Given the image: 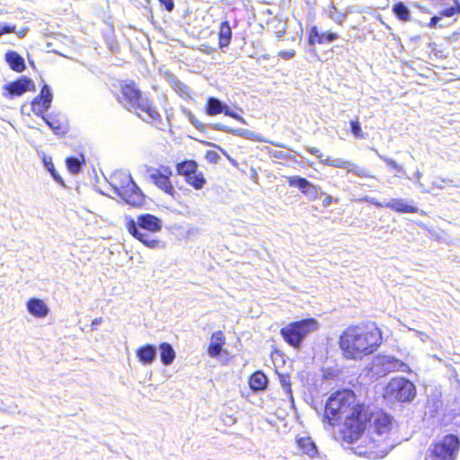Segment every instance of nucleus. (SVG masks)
I'll list each match as a JSON object with an SVG mask.
<instances>
[{"label":"nucleus","mask_w":460,"mask_h":460,"mask_svg":"<svg viewBox=\"0 0 460 460\" xmlns=\"http://www.w3.org/2000/svg\"><path fill=\"white\" fill-rule=\"evenodd\" d=\"M367 413L351 390H341L333 393L325 403L323 422L334 427L341 424V438L352 444L358 441L366 429Z\"/></svg>","instance_id":"f257e3e1"},{"label":"nucleus","mask_w":460,"mask_h":460,"mask_svg":"<svg viewBox=\"0 0 460 460\" xmlns=\"http://www.w3.org/2000/svg\"><path fill=\"white\" fill-rule=\"evenodd\" d=\"M382 335L373 323L349 326L340 336L339 345L344 358L362 359L380 346Z\"/></svg>","instance_id":"f03ea898"},{"label":"nucleus","mask_w":460,"mask_h":460,"mask_svg":"<svg viewBox=\"0 0 460 460\" xmlns=\"http://www.w3.org/2000/svg\"><path fill=\"white\" fill-rule=\"evenodd\" d=\"M369 428L367 431L368 443L363 448L358 446L355 453L373 458H383L394 447L390 440V432L393 427V418L384 411L372 413L367 419Z\"/></svg>","instance_id":"7ed1b4c3"},{"label":"nucleus","mask_w":460,"mask_h":460,"mask_svg":"<svg viewBox=\"0 0 460 460\" xmlns=\"http://www.w3.org/2000/svg\"><path fill=\"white\" fill-rule=\"evenodd\" d=\"M119 102L128 111H134L147 122L161 121V116L151 102L145 97L134 84H126L121 88Z\"/></svg>","instance_id":"20e7f679"},{"label":"nucleus","mask_w":460,"mask_h":460,"mask_svg":"<svg viewBox=\"0 0 460 460\" xmlns=\"http://www.w3.org/2000/svg\"><path fill=\"white\" fill-rule=\"evenodd\" d=\"M319 327L316 320L313 318L304 319L288 323L281 328L280 334L290 346L299 348L304 339Z\"/></svg>","instance_id":"39448f33"},{"label":"nucleus","mask_w":460,"mask_h":460,"mask_svg":"<svg viewBox=\"0 0 460 460\" xmlns=\"http://www.w3.org/2000/svg\"><path fill=\"white\" fill-rule=\"evenodd\" d=\"M460 441L455 435H447L429 449L426 460H456Z\"/></svg>","instance_id":"423d86ee"},{"label":"nucleus","mask_w":460,"mask_h":460,"mask_svg":"<svg viewBox=\"0 0 460 460\" xmlns=\"http://www.w3.org/2000/svg\"><path fill=\"white\" fill-rule=\"evenodd\" d=\"M386 395L398 402H411L416 396V387L404 377L392 379L386 385Z\"/></svg>","instance_id":"0eeeda50"},{"label":"nucleus","mask_w":460,"mask_h":460,"mask_svg":"<svg viewBox=\"0 0 460 460\" xmlns=\"http://www.w3.org/2000/svg\"><path fill=\"white\" fill-rule=\"evenodd\" d=\"M149 181L164 193L174 197L177 193L170 177L172 175V169L168 166L159 168L149 167L146 171Z\"/></svg>","instance_id":"6e6552de"},{"label":"nucleus","mask_w":460,"mask_h":460,"mask_svg":"<svg viewBox=\"0 0 460 460\" xmlns=\"http://www.w3.org/2000/svg\"><path fill=\"white\" fill-rule=\"evenodd\" d=\"M373 369L376 374L385 376L386 374L394 371L406 372L408 366L394 357L382 355L376 357L373 361Z\"/></svg>","instance_id":"1a4fd4ad"},{"label":"nucleus","mask_w":460,"mask_h":460,"mask_svg":"<svg viewBox=\"0 0 460 460\" xmlns=\"http://www.w3.org/2000/svg\"><path fill=\"white\" fill-rule=\"evenodd\" d=\"M323 164L335 168L345 169L349 173H352L359 178H374L367 168L342 158H332L331 156H327L323 161Z\"/></svg>","instance_id":"9d476101"},{"label":"nucleus","mask_w":460,"mask_h":460,"mask_svg":"<svg viewBox=\"0 0 460 460\" xmlns=\"http://www.w3.org/2000/svg\"><path fill=\"white\" fill-rule=\"evenodd\" d=\"M287 181L290 187H296L311 201L319 199L320 188L314 185L307 179L294 175L287 177Z\"/></svg>","instance_id":"9b49d317"},{"label":"nucleus","mask_w":460,"mask_h":460,"mask_svg":"<svg viewBox=\"0 0 460 460\" xmlns=\"http://www.w3.org/2000/svg\"><path fill=\"white\" fill-rule=\"evenodd\" d=\"M52 102V93L48 84H44L40 93L31 102V110L37 116L46 117L45 112L50 108Z\"/></svg>","instance_id":"f8f14e48"},{"label":"nucleus","mask_w":460,"mask_h":460,"mask_svg":"<svg viewBox=\"0 0 460 460\" xmlns=\"http://www.w3.org/2000/svg\"><path fill=\"white\" fill-rule=\"evenodd\" d=\"M31 88H34V83L28 77H22L14 82L8 83L4 85V96L13 97L20 96L29 91Z\"/></svg>","instance_id":"ddd939ff"},{"label":"nucleus","mask_w":460,"mask_h":460,"mask_svg":"<svg viewBox=\"0 0 460 460\" xmlns=\"http://www.w3.org/2000/svg\"><path fill=\"white\" fill-rule=\"evenodd\" d=\"M111 185L117 195L121 193L126 186L134 188V181L129 172L126 171H116L111 175Z\"/></svg>","instance_id":"4468645a"},{"label":"nucleus","mask_w":460,"mask_h":460,"mask_svg":"<svg viewBox=\"0 0 460 460\" xmlns=\"http://www.w3.org/2000/svg\"><path fill=\"white\" fill-rule=\"evenodd\" d=\"M128 232L137 239H138L146 247L155 249L159 246V241L153 238L149 234L142 232L134 220L128 224Z\"/></svg>","instance_id":"2eb2a0df"},{"label":"nucleus","mask_w":460,"mask_h":460,"mask_svg":"<svg viewBox=\"0 0 460 460\" xmlns=\"http://www.w3.org/2000/svg\"><path fill=\"white\" fill-rule=\"evenodd\" d=\"M118 196L121 198L127 204L133 207L139 206L143 203L144 195L138 186L134 182V188L126 186L124 190Z\"/></svg>","instance_id":"dca6fc26"},{"label":"nucleus","mask_w":460,"mask_h":460,"mask_svg":"<svg viewBox=\"0 0 460 460\" xmlns=\"http://www.w3.org/2000/svg\"><path fill=\"white\" fill-rule=\"evenodd\" d=\"M137 227L149 232H159L162 229V220L151 214H143L137 217Z\"/></svg>","instance_id":"f3484780"},{"label":"nucleus","mask_w":460,"mask_h":460,"mask_svg":"<svg viewBox=\"0 0 460 460\" xmlns=\"http://www.w3.org/2000/svg\"><path fill=\"white\" fill-rule=\"evenodd\" d=\"M339 38V35L334 32H322L320 33L317 27L314 26L309 31L308 41L310 45L325 44L334 41Z\"/></svg>","instance_id":"a211bd4d"},{"label":"nucleus","mask_w":460,"mask_h":460,"mask_svg":"<svg viewBox=\"0 0 460 460\" xmlns=\"http://www.w3.org/2000/svg\"><path fill=\"white\" fill-rule=\"evenodd\" d=\"M164 76L171 87L183 99L190 98V90L189 86L181 82L176 75L171 72H165Z\"/></svg>","instance_id":"6ab92c4d"},{"label":"nucleus","mask_w":460,"mask_h":460,"mask_svg":"<svg viewBox=\"0 0 460 460\" xmlns=\"http://www.w3.org/2000/svg\"><path fill=\"white\" fill-rule=\"evenodd\" d=\"M27 309L31 314L38 318L46 317L49 309L46 303L39 298H31L27 302Z\"/></svg>","instance_id":"aec40b11"},{"label":"nucleus","mask_w":460,"mask_h":460,"mask_svg":"<svg viewBox=\"0 0 460 460\" xmlns=\"http://www.w3.org/2000/svg\"><path fill=\"white\" fill-rule=\"evenodd\" d=\"M137 357L143 365H151L157 356L155 346L146 344L137 349Z\"/></svg>","instance_id":"412c9836"},{"label":"nucleus","mask_w":460,"mask_h":460,"mask_svg":"<svg viewBox=\"0 0 460 460\" xmlns=\"http://www.w3.org/2000/svg\"><path fill=\"white\" fill-rule=\"evenodd\" d=\"M385 208L399 213H417L419 208L406 202L403 199H392L385 202Z\"/></svg>","instance_id":"4be33fe9"},{"label":"nucleus","mask_w":460,"mask_h":460,"mask_svg":"<svg viewBox=\"0 0 460 460\" xmlns=\"http://www.w3.org/2000/svg\"><path fill=\"white\" fill-rule=\"evenodd\" d=\"M213 129L220 130L226 133H231L234 136L238 137H243L247 139H258L257 135L255 132L245 129V128H230L229 127L221 124V123H216L212 125L211 127Z\"/></svg>","instance_id":"5701e85b"},{"label":"nucleus","mask_w":460,"mask_h":460,"mask_svg":"<svg viewBox=\"0 0 460 460\" xmlns=\"http://www.w3.org/2000/svg\"><path fill=\"white\" fill-rule=\"evenodd\" d=\"M5 61L11 69L15 72H22L25 69L23 58L13 50H9L5 53Z\"/></svg>","instance_id":"b1692460"},{"label":"nucleus","mask_w":460,"mask_h":460,"mask_svg":"<svg viewBox=\"0 0 460 460\" xmlns=\"http://www.w3.org/2000/svg\"><path fill=\"white\" fill-rule=\"evenodd\" d=\"M297 446L303 454L307 455L309 457H314L317 455V448L314 442L309 437H302L296 439Z\"/></svg>","instance_id":"393cba45"},{"label":"nucleus","mask_w":460,"mask_h":460,"mask_svg":"<svg viewBox=\"0 0 460 460\" xmlns=\"http://www.w3.org/2000/svg\"><path fill=\"white\" fill-rule=\"evenodd\" d=\"M45 123L52 129L56 135H64L66 133V125L58 118L49 114L42 119Z\"/></svg>","instance_id":"a878e982"},{"label":"nucleus","mask_w":460,"mask_h":460,"mask_svg":"<svg viewBox=\"0 0 460 460\" xmlns=\"http://www.w3.org/2000/svg\"><path fill=\"white\" fill-rule=\"evenodd\" d=\"M160 358L164 365H171L175 358V351L170 343L163 342L159 346Z\"/></svg>","instance_id":"bb28decb"},{"label":"nucleus","mask_w":460,"mask_h":460,"mask_svg":"<svg viewBox=\"0 0 460 460\" xmlns=\"http://www.w3.org/2000/svg\"><path fill=\"white\" fill-rule=\"evenodd\" d=\"M219 47L221 49L229 46L232 40V29L229 24V22L225 21L221 23L219 32Z\"/></svg>","instance_id":"cd10ccee"},{"label":"nucleus","mask_w":460,"mask_h":460,"mask_svg":"<svg viewBox=\"0 0 460 460\" xmlns=\"http://www.w3.org/2000/svg\"><path fill=\"white\" fill-rule=\"evenodd\" d=\"M226 106V104L223 103L217 98L209 97L207 102L206 111L209 116H215L220 113H224Z\"/></svg>","instance_id":"c85d7f7f"},{"label":"nucleus","mask_w":460,"mask_h":460,"mask_svg":"<svg viewBox=\"0 0 460 460\" xmlns=\"http://www.w3.org/2000/svg\"><path fill=\"white\" fill-rule=\"evenodd\" d=\"M249 384L252 391H262L267 387L268 378L262 372L257 371L251 376Z\"/></svg>","instance_id":"c756f323"},{"label":"nucleus","mask_w":460,"mask_h":460,"mask_svg":"<svg viewBox=\"0 0 460 460\" xmlns=\"http://www.w3.org/2000/svg\"><path fill=\"white\" fill-rule=\"evenodd\" d=\"M177 172L185 178L198 172V164L193 160L179 163L176 166Z\"/></svg>","instance_id":"7c9ffc66"},{"label":"nucleus","mask_w":460,"mask_h":460,"mask_svg":"<svg viewBox=\"0 0 460 460\" xmlns=\"http://www.w3.org/2000/svg\"><path fill=\"white\" fill-rule=\"evenodd\" d=\"M393 12L401 21L409 22L411 20L410 9L402 2L396 3L393 6Z\"/></svg>","instance_id":"2f4dec72"},{"label":"nucleus","mask_w":460,"mask_h":460,"mask_svg":"<svg viewBox=\"0 0 460 460\" xmlns=\"http://www.w3.org/2000/svg\"><path fill=\"white\" fill-rule=\"evenodd\" d=\"M185 181L195 190H201L207 181L203 173L199 171L190 176H187V178H185Z\"/></svg>","instance_id":"473e14b6"},{"label":"nucleus","mask_w":460,"mask_h":460,"mask_svg":"<svg viewBox=\"0 0 460 460\" xmlns=\"http://www.w3.org/2000/svg\"><path fill=\"white\" fill-rule=\"evenodd\" d=\"M85 163L84 156L80 155V157H68L66 160V164L69 172L76 174L81 171L82 164Z\"/></svg>","instance_id":"72a5a7b5"},{"label":"nucleus","mask_w":460,"mask_h":460,"mask_svg":"<svg viewBox=\"0 0 460 460\" xmlns=\"http://www.w3.org/2000/svg\"><path fill=\"white\" fill-rule=\"evenodd\" d=\"M43 164H44L45 168H46V169L50 172V174H51V176L53 177V179H54L57 182H58V183H60V184L64 185L63 179H62V178H61V176L57 172V171H56V169H55V167H54V164H53V163H52V159H51V157H49V156H46V155H45V156L43 157Z\"/></svg>","instance_id":"f704fd0d"},{"label":"nucleus","mask_w":460,"mask_h":460,"mask_svg":"<svg viewBox=\"0 0 460 460\" xmlns=\"http://www.w3.org/2000/svg\"><path fill=\"white\" fill-rule=\"evenodd\" d=\"M350 130L356 138L366 139L367 137V135L362 131L361 126L358 119L356 120L350 121Z\"/></svg>","instance_id":"c9c22d12"},{"label":"nucleus","mask_w":460,"mask_h":460,"mask_svg":"<svg viewBox=\"0 0 460 460\" xmlns=\"http://www.w3.org/2000/svg\"><path fill=\"white\" fill-rule=\"evenodd\" d=\"M454 3V5L442 10L440 12V15L446 17H452L456 13H460V3L458 2V0H455Z\"/></svg>","instance_id":"e433bc0d"},{"label":"nucleus","mask_w":460,"mask_h":460,"mask_svg":"<svg viewBox=\"0 0 460 460\" xmlns=\"http://www.w3.org/2000/svg\"><path fill=\"white\" fill-rule=\"evenodd\" d=\"M222 350V344L219 342H211L208 347V354L210 357H217Z\"/></svg>","instance_id":"4c0bfd02"},{"label":"nucleus","mask_w":460,"mask_h":460,"mask_svg":"<svg viewBox=\"0 0 460 460\" xmlns=\"http://www.w3.org/2000/svg\"><path fill=\"white\" fill-rule=\"evenodd\" d=\"M224 113H225V115L229 116V117L240 121L242 124H247L245 119L243 117H241L237 113L232 111L227 106H226Z\"/></svg>","instance_id":"58836bf2"},{"label":"nucleus","mask_w":460,"mask_h":460,"mask_svg":"<svg viewBox=\"0 0 460 460\" xmlns=\"http://www.w3.org/2000/svg\"><path fill=\"white\" fill-rule=\"evenodd\" d=\"M323 197V201H322V205L323 208H328L329 206H331V204L332 203V197L326 194L325 192H323V191H320L319 193V199Z\"/></svg>","instance_id":"ea45409f"},{"label":"nucleus","mask_w":460,"mask_h":460,"mask_svg":"<svg viewBox=\"0 0 460 460\" xmlns=\"http://www.w3.org/2000/svg\"><path fill=\"white\" fill-rule=\"evenodd\" d=\"M306 150L311 154L315 155L321 163L323 164L324 161V155L318 149L317 147H306Z\"/></svg>","instance_id":"a19ab883"},{"label":"nucleus","mask_w":460,"mask_h":460,"mask_svg":"<svg viewBox=\"0 0 460 460\" xmlns=\"http://www.w3.org/2000/svg\"><path fill=\"white\" fill-rule=\"evenodd\" d=\"M15 32V26L10 24L0 23V36L7 33Z\"/></svg>","instance_id":"79ce46f5"},{"label":"nucleus","mask_w":460,"mask_h":460,"mask_svg":"<svg viewBox=\"0 0 460 460\" xmlns=\"http://www.w3.org/2000/svg\"><path fill=\"white\" fill-rule=\"evenodd\" d=\"M375 153L376 154V155L381 159L383 160L388 166H391L393 169L394 166H396L397 163L391 159V158H388L385 155H382L376 149H374Z\"/></svg>","instance_id":"37998d69"},{"label":"nucleus","mask_w":460,"mask_h":460,"mask_svg":"<svg viewBox=\"0 0 460 460\" xmlns=\"http://www.w3.org/2000/svg\"><path fill=\"white\" fill-rule=\"evenodd\" d=\"M296 55V51L294 49L289 50H281L279 52V56L283 59H291Z\"/></svg>","instance_id":"c03bdc74"},{"label":"nucleus","mask_w":460,"mask_h":460,"mask_svg":"<svg viewBox=\"0 0 460 460\" xmlns=\"http://www.w3.org/2000/svg\"><path fill=\"white\" fill-rule=\"evenodd\" d=\"M161 5L164 7L167 12H172L174 9L173 0H158Z\"/></svg>","instance_id":"a18cd8bd"},{"label":"nucleus","mask_w":460,"mask_h":460,"mask_svg":"<svg viewBox=\"0 0 460 460\" xmlns=\"http://www.w3.org/2000/svg\"><path fill=\"white\" fill-rule=\"evenodd\" d=\"M224 334L222 332L218 331L212 334V342H219L221 344L224 343Z\"/></svg>","instance_id":"49530a36"},{"label":"nucleus","mask_w":460,"mask_h":460,"mask_svg":"<svg viewBox=\"0 0 460 460\" xmlns=\"http://www.w3.org/2000/svg\"><path fill=\"white\" fill-rule=\"evenodd\" d=\"M363 200L367 201V202H369L373 205H375L376 207L377 208H385V203H381L379 201H377L375 198H371V197H365L363 199Z\"/></svg>","instance_id":"de8ad7c7"},{"label":"nucleus","mask_w":460,"mask_h":460,"mask_svg":"<svg viewBox=\"0 0 460 460\" xmlns=\"http://www.w3.org/2000/svg\"><path fill=\"white\" fill-rule=\"evenodd\" d=\"M189 121L198 129H200L201 128H203V124L198 119H196L194 114L189 119Z\"/></svg>","instance_id":"09e8293b"},{"label":"nucleus","mask_w":460,"mask_h":460,"mask_svg":"<svg viewBox=\"0 0 460 460\" xmlns=\"http://www.w3.org/2000/svg\"><path fill=\"white\" fill-rule=\"evenodd\" d=\"M439 20H440V17H438V16L431 17L430 21L429 22V27H430V28L436 27L437 24L438 23Z\"/></svg>","instance_id":"8fccbe9b"},{"label":"nucleus","mask_w":460,"mask_h":460,"mask_svg":"<svg viewBox=\"0 0 460 460\" xmlns=\"http://www.w3.org/2000/svg\"><path fill=\"white\" fill-rule=\"evenodd\" d=\"M207 157L211 162H217L218 155L216 152H208Z\"/></svg>","instance_id":"3c124183"},{"label":"nucleus","mask_w":460,"mask_h":460,"mask_svg":"<svg viewBox=\"0 0 460 460\" xmlns=\"http://www.w3.org/2000/svg\"><path fill=\"white\" fill-rule=\"evenodd\" d=\"M281 382H282V384H283V387H284V389H285L286 393H287V394H291V387H290V385H289V384H288V383H286V381H285V379H284V378L281 380Z\"/></svg>","instance_id":"603ef678"},{"label":"nucleus","mask_w":460,"mask_h":460,"mask_svg":"<svg viewBox=\"0 0 460 460\" xmlns=\"http://www.w3.org/2000/svg\"><path fill=\"white\" fill-rule=\"evenodd\" d=\"M102 322V318H95L91 324L92 329H95Z\"/></svg>","instance_id":"864d4df0"},{"label":"nucleus","mask_w":460,"mask_h":460,"mask_svg":"<svg viewBox=\"0 0 460 460\" xmlns=\"http://www.w3.org/2000/svg\"><path fill=\"white\" fill-rule=\"evenodd\" d=\"M182 111H183L184 115L188 118V119H190L193 115V113L186 108L182 109Z\"/></svg>","instance_id":"5fc2aeb1"},{"label":"nucleus","mask_w":460,"mask_h":460,"mask_svg":"<svg viewBox=\"0 0 460 460\" xmlns=\"http://www.w3.org/2000/svg\"><path fill=\"white\" fill-rule=\"evenodd\" d=\"M394 169L397 172H403V167L402 165H400L399 164H397L396 166L394 167Z\"/></svg>","instance_id":"6e6d98bb"},{"label":"nucleus","mask_w":460,"mask_h":460,"mask_svg":"<svg viewBox=\"0 0 460 460\" xmlns=\"http://www.w3.org/2000/svg\"><path fill=\"white\" fill-rule=\"evenodd\" d=\"M330 16H331L334 21H336V22H341L342 21V19H343V15H339L337 18L332 17V14H330Z\"/></svg>","instance_id":"4d7b16f0"},{"label":"nucleus","mask_w":460,"mask_h":460,"mask_svg":"<svg viewBox=\"0 0 460 460\" xmlns=\"http://www.w3.org/2000/svg\"><path fill=\"white\" fill-rule=\"evenodd\" d=\"M144 3L142 4L144 6L150 4V0H143Z\"/></svg>","instance_id":"13d9d810"},{"label":"nucleus","mask_w":460,"mask_h":460,"mask_svg":"<svg viewBox=\"0 0 460 460\" xmlns=\"http://www.w3.org/2000/svg\"><path fill=\"white\" fill-rule=\"evenodd\" d=\"M416 176H417L418 178H420L421 173H420V172H418L416 173Z\"/></svg>","instance_id":"bf43d9fd"},{"label":"nucleus","mask_w":460,"mask_h":460,"mask_svg":"<svg viewBox=\"0 0 460 460\" xmlns=\"http://www.w3.org/2000/svg\"><path fill=\"white\" fill-rule=\"evenodd\" d=\"M421 336H425V335H424V334H421ZM420 339H421V341H425V340H424V337H420Z\"/></svg>","instance_id":"052dcab7"}]
</instances>
